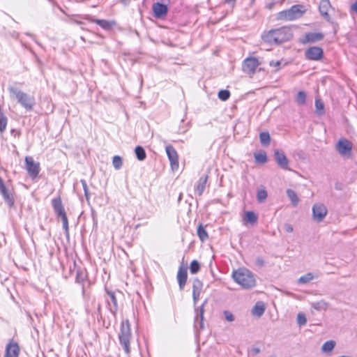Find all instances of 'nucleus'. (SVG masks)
<instances>
[{
	"label": "nucleus",
	"instance_id": "48",
	"mask_svg": "<svg viewBox=\"0 0 357 357\" xmlns=\"http://www.w3.org/2000/svg\"><path fill=\"white\" fill-rule=\"evenodd\" d=\"M351 10L357 13V1L351 5Z\"/></svg>",
	"mask_w": 357,
	"mask_h": 357
},
{
	"label": "nucleus",
	"instance_id": "20",
	"mask_svg": "<svg viewBox=\"0 0 357 357\" xmlns=\"http://www.w3.org/2000/svg\"><path fill=\"white\" fill-rule=\"evenodd\" d=\"M152 10L154 16L157 18H162L165 16L168 12V8L165 4L156 2L153 4Z\"/></svg>",
	"mask_w": 357,
	"mask_h": 357
},
{
	"label": "nucleus",
	"instance_id": "51",
	"mask_svg": "<svg viewBox=\"0 0 357 357\" xmlns=\"http://www.w3.org/2000/svg\"><path fill=\"white\" fill-rule=\"evenodd\" d=\"M97 312L99 315L101 314V305L100 303L98 304L97 306Z\"/></svg>",
	"mask_w": 357,
	"mask_h": 357
},
{
	"label": "nucleus",
	"instance_id": "52",
	"mask_svg": "<svg viewBox=\"0 0 357 357\" xmlns=\"http://www.w3.org/2000/svg\"><path fill=\"white\" fill-rule=\"evenodd\" d=\"M130 0H120V2L124 5H127Z\"/></svg>",
	"mask_w": 357,
	"mask_h": 357
},
{
	"label": "nucleus",
	"instance_id": "3",
	"mask_svg": "<svg viewBox=\"0 0 357 357\" xmlns=\"http://www.w3.org/2000/svg\"><path fill=\"white\" fill-rule=\"evenodd\" d=\"M307 8L303 4H296L279 12L277 15L278 20L294 21L301 18L307 12Z\"/></svg>",
	"mask_w": 357,
	"mask_h": 357
},
{
	"label": "nucleus",
	"instance_id": "25",
	"mask_svg": "<svg viewBox=\"0 0 357 357\" xmlns=\"http://www.w3.org/2000/svg\"><path fill=\"white\" fill-rule=\"evenodd\" d=\"M258 217L254 211H246L243 220L246 222L250 223L251 225L256 224L257 222Z\"/></svg>",
	"mask_w": 357,
	"mask_h": 357
},
{
	"label": "nucleus",
	"instance_id": "46",
	"mask_svg": "<svg viewBox=\"0 0 357 357\" xmlns=\"http://www.w3.org/2000/svg\"><path fill=\"white\" fill-rule=\"evenodd\" d=\"M255 263L259 267H262L264 265V261L261 257H257Z\"/></svg>",
	"mask_w": 357,
	"mask_h": 357
},
{
	"label": "nucleus",
	"instance_id": "49",
	"mask_svg": "<svg viewBox=\"0 0 357 357\" xmlns=\"http://www.w3.org/2000/svg\"><path fill=\"white\" fill-rule=\"evenodd\" d=\"M275 4V2H274V1L271 2L266 5V8L269 10H271L274 7Z\"/></svg>",
	"mask_w": 357,
	"mask_h": 357
},
{
	"label": "nucleus",
	"instance_id": "43",
	"mask_svg": "<svg viewBox=\"0 0 357 357\" xmlns=\"http://www.w3.org/2000/svg\"><path fill=\"white\" fill-rule=\"evenodd\" d=\"M223 314L227 321L231 322L235 320L234 315L230 311L225 310Z\"/></svg>",
	"mask_w": 357,
	"mask_h": 357
},
{
	"label": "nucleus",
	"instance_id": "40",
	"mask_svg": "<svg viewBox=\"0 0 357 357\" xmlns=\"http://www.w3.org/2000/svg\"><path fill=\"white\" fill-rule=\"evenodd\" d=\"M218 96L221 100L226 101L229 98L230 92L228 90L222 89L218 92Z\"/></svg>",
	"mask_w": 357,
	"mask_h": 357
},
{
	"label": "nucleus",
	"instance_id": "24",
	"mask_svg": "<svg viewBox=\"0 0 357 357\" xmlns=\"http://www.w3.org/2000/svg\"><path fill=\"white\" fill-rule=\"evenodd\" d=\"M1 195H2L5 202L9 207H13L14 206L15 199L13 195L11 192L7 190L5 192H1Z\"/></svg>",
	"mask_w": 357,
	"mask_h": 357
},
{
	"label": "nucleus",
	"instance_id": "16",
	"mask_svg": "<svg viewBox=\"0 0 357 357\" xmlns=\"http://www.w3.org/2000/svg\"><path fill=\"white\" fill-rule=\"evenodd\" d=\"M20 349L18 343L11 339L6 346L4 357H19Z\"/></svg>",
	"mask_w": 357,
	"mask_h": 357
},
{
	"label": "nucleus",
	"instance_id": "10",
	"mask_svg": "<svg viewBox=\"0 0 357 357\" xmlns=\"http://www.w3.org/2000/svg\"><path fill=\"white\" fill-rule=\"evenodd\" d=\"M25 163L29 175L32 178L37 177L40 172L39 162H36L32 157L26 156L25 158Z\"/></svg>",
	"mask_w": 357,
	"mask_h": 357
},
{
	"label": "nucleus",
	"instance_id": "11",
	"mask_svg": "<svg viewBox=\"0 0 357 357\" xmlns=\"http://www.w3.org/2000/svg\"><path fill=\"white\" fill-rule=\"evenodd\" d=\"M208 299H205L203 301L202 305L197 309L195 307L196 316L195 317L194 326L195 328H197L199 327V330H203L204 328V306L207 304Z\"/></svg>",
	"mask_w": 357,
	"mask_h": 357
},
{
	"label": "nucleus",
	"instance_id": "18",
	"mask_svg": "<svg viewBox=\"0 0 357 357\" xmlns=\"http://www.w3.org/2000/svg\"><path fill=\"white\" fill-rule=\"evenodd\" d=\"M203 287V283L198 278H195L192 282V300L194 306L196 305L199 299L200 294Z\"/></svg>",
	"mask_w": 357,
	"mask_h": 357
},
{
	"label": "nucleus",
	"instance_id": "13",
	"mask_svg": "<svg viewBox=\"0 0 357 357\" xmlns=\"http://www.w3.org/2000/svg\"><path fill=\"white\" fill-rule=\"evenodd\" d=\"M165 151L172 169H177L178 167V155L176 149L172 145L168 144L165 147Z\"/></svg>",
	"mask_w": 357,
	"mask_h": 357
},
{
	"label": "nucleus",
	"instance_id": "21",
	"mask_svg": "<svg viewBox=\"0 0 357 357\" xmlns=\"http://www.w3.org/2000/svg\"><path fill=\"white\" fill-rule=\"evenodd\" d=\"M331 8L329 0H321L319 6V10L321 16L327 21H330L328 10Z\"/></svg>",
	"mask_w": 357,
	"mask_h": 357
},
{
	"label": "nucleus",
	"instance_id": "42",
	"mask_svg": "<svg viewBox=\"0 0 357 357\" xmlns=\"http://www.w3.org/2000/svg\"><path fill=\"white\" fill-rule=\"evenodd\" d=\"M82 185V187H83V190H84V196L86 197V199L87 201L89 200L90 199V194H89V189H88V186H87V183H86V181L84 179H82L80 181Z\"/></svg>",
	"mask_w": 357,
	"mask_h": 357
},
{
	"label": "nucleus",
	"instance_id": "29",
	"mask_svg": "<svg viewBox=\"0 0 357 357\" xmlns=\"http://www.w3.org/2000/svg\"><path fill=\"white\" fill-rule=\"evenodd\" d=\"M265 311V307L263 305V303H257L255 306L253 307L252 310V312L254 315L257 316L258 317H260L263 315L264 312Z\"/></svg>",
	"mask_w": 357,
	"mask_h": 357
},
{
	"label": "nucleus",
	"instance_id": "22",
	"mask_svg": "<svg viewBox=\"0 0 357 357\" xmlns=\"http://www.w3.org/2000/svg\"><path fill=\"white\" fill-rule=\"evenodd\" d=\"M208 180V175L202 176L197 181L196 185H195V190L198 194L199 196H202L205 188L206 182Z\"/></svg>",
	"mask_w": 357,
	"mask_h": 357
},
{
	"label": "nucleus",
	"instance_id": "9",
	"mask_svg": "<svg viewBox=\"0 0 357 357\" xmlns=\"http://www.w3.org/2000/svg\"><path fill=\"white\" fill-rule=\"evenodd\" d=\"M105 291L107 294V297L106 298V301L107 304V307L110 312L114 315L116 316L118 310V303L117 299L115 296V292L111 290H109L107 288H105Z\"/></svg>",
	"mask_w": 357,
	"mask_h": 357
},
{
	"label": "nucleus",
	"instance_id": "12",
	"mask_svg": "<svg viewBox=\"0 0 357 357\" xmlns=\"http://www.w3.org/2000/svg\"><path fill=\"white\" fill-rule=\"evenodd\" d=\"M336 149L342 156L350 155L352 151V144L347 139H340L336 145Z\"/></svg>",
	"mask_w": 357,
	"mask_h": 357
},
{
	"label": "nucleus",
	"instance_id": "30",
	"mask_svg": "<svg viewBox=\"0 0 357 357\" xmlns=\"http://www.w3.org/2000/svg\"><path fill=\"white\" fill-rule=\"evenodd\" d=\"M197 235L202 242H204L208 238L207 231L202 224H199L197 227Z\"/></svg>",
	"mask_w": 357,
	"mask_h": 357
},
{
	"label": "nucleus",
	"instance_id": "34",
	"mask_svg": "<svg viewBox=\"0 0 357 357\" xmlns=\"http://www.w3.org/2000/svg\"><path fill=\"white\" fill-rule=\"evenodd\" d=\"M315 108L316 113L319 115H322L324 114V104L323 101L320 98L315 99Z\"/></svg>",
	"mask_w": 357,
	"mask_h": 357
},
{
	"label": "nucleus",
	"instance_id": "28",
	"mask_svg": "<svg viewBox=\"0 0 357 357\" xmlns=\"http://www.w3.org/2000/svg\"><path fill=\"white\" fill-rule=\"evenodd\" d=\"M336 345V342L334 340H328L324 343L321 347V351L324 353L328 354L331 352Z\"/></svg>",
	"mask_w": 357,
	"mask_h": 357
},
{
	"label": "nucleus",
	"instance_id": "27",
	"mask_svg": "<svg viewBox=\"0 0 357 357\" xmlns=\"http://www.w3.org/2000/svg\"><path fill=\"white\" fill-rule=\"evenodd\" d=\"M254 157L255 162L257 164H264L268 160L266 153L264 151H261L259 153H255Z\"/></svg>",
	"mask_w": 357,
	"mask_h": 357
},
{
	"label": "nucleus",
	"instance_id": "47",
	"mask_svg": "<svg viewBox=\"0 0 357 357\" xmlns=\"http://www.w3.org/2000/svg\"><path fill=\"white\" fill-rule=\"evenodd\" d=\"M281 64V61H271L269 62V65L270 66H273V67H276V68H278Z\"/></svg>",
	"mask_w": 357,
	"mask_h": 357
},
{
	"label": "nucleus",
	"instance_id": "39",
	"mask_svg": "<svg viewBox=\"0 0 357 357\" xmlns=\"http://www.w3.org/2000/svg\"><path fill=\"white\" fill-rule=\"evenodd\" d=\"M112 164H113L114 167L116 169H121V167H122V165H123V160H122L121 157H120L119 155H115L113 158Z\"/></svg>",
	"mask_w": 357,
	"mask_h": 357
},
{
	"label": "nucleus",
	"instance_id": "54",
	"mask_svg": "<svg viewBox=\"0 0 357 357\" xmlns=\"http://www.w3.org/2000/svg\"><path fill=\"white\" fill-rule=\"evenodd\" d=\"M254 351H255V354H258V353H259L260 349H258V348H255V349H254Z\"/></svg>",
	"mask_w": 357,
	"mask_h": 357
},
{
	"label": "nucleus",
	"instance_id": "53",
	"mask_svg": "<svg viewBox=\"0 0 357 357\" xmlns=\"http://www.w3.org/2000/svg\"><path fill=\"white\" fill-rule=\"evenodd\" d=\"M73 22L77 24H82V22L81 21H78V20H73Z\"/></svg>",
	"mask_w": 357,
	"mask_h": 357
},
{
	"label": "nucleus",
	"instance_id": "36",
	"mask_svg": "<svg viewBox=\"0 0 357 357\" xmlns=\"http://www.w3.org/2000/svg\"><path fill=\"white\" fill-rule=\"evenodd\" d=\"M314 276L312 273H307L302 276H301L298 280V283L299 284H306L310 282Z\"/></svg>",
	"mask_w": 357,
	"mask_h": 357
},
{
	"label": "nucleus",
	"instance_id": "55",
	"mask_svg": "<svg viewBox=\"0 0 357 357\" xmlns=\"http://www.w3.org/2000/svg\"><path fill=\"white\" fill-rule=\"evenodd\" d=\"M284 0H281V3L283 2Z\"/></svg>",
	"mask_w": 357,
	"mask_h": 357
},
{
	"label": "nucleus",
	"instance_id": "23",
	"mask_svg": "<svg viewBox=\"0 0 357 357\" xmlns=\"http://www.w3.org/2000/svg\"><path fill=\"white\" fill-rule=\"evenodd\" d=\"M90 21L96 23L105 30L110 29L115 24L114 21H108L106 20L91 19Z\"/></svg>",
	"mask_w": 357,
	"mask_h": 357
},
{
	"label": "nucleus",
	"instance_id": "38",
	"mask_svg": "<svg viewBox=\"0 0 357 357\" xmlns=\"http://www.w3.org/2000/svg\"><path fill=\"white\" fill-rule=\"evenodd\" d=\"M267 192L265 189H261L257 191V199L258 202L263 203L267 198Z\"/></svg>",
	"mask_w": 357,
	"mask_h": 357
},
{
	"label": "nucleus",
	"instance_id": "8",
	"mask_svg": "<svg viewBox=\"0 0 357 357\" xmlns=\"http://www.w3.org/2000/svg\"><path fill=\"white\" fill-rule=\"evenodd\" d=\"M259 64V60L256 57H248L243 61L242 69L245 73L254 74Z\"/></svg>",
	"mask_w": 357,
	"mask_h": 357
},
{
	"label": "nucleus",
	"instance_id": "7",
	"mask_svg": "<svg viewBox=\"0 0 357 357\" xmlns=\"http://www.w3.org/2000/svg\"><path fill=\"white\" fill-rule=\"evenodd\" d=\"M305 58L309 61H319L324 56V50L318 46H312L305 50Z\"/></svg>",
	"mask_w": 357,
	"mask_h": 357
},
{
	"label": "nucleus",
	"instance_id": "4",
	"mask_svg": "<svg viewBox=\"0 0 357 357\" xmlns=\"http://www.w3.org/2000/svg\"><path fill=\"white\" fill-rule=\"evenodd\" d=\"M8 90L11 97H14L17 102L27 111L33 109L36 104L35 98L13 86H8Z\"/></svg>",
	"mask_w": 357,
	"mask_h": 357
},
{
	"label": "nucleus",
	"instance_id": "17",
	"mask_svg": "<svg viewBox=\"0 0 357 357\" xmlns=\"http://www.w3.org/2000/svg\"><path fill=\"white\" fill-rule=\"evenodd\" d=\"M176 278L179 289L180 290H183L188 279V271L187 266L185 265L181 264V265L179 266Z\"/></svg>",
	"mask_w": 357,
	"mask_h": 357
},
{
	"label": "nucleus",
	"instance_id": "45",
	"mask_svg": "<svg viewBox=\"0 0 357 357\" xmlns=\"http://www.w3.org/2000/svg\"><path fill=\"white\" fill-rule=\"evenodd\" d=\"M7 188L4 184L3 179L0 177V193L7 190Z\"/></svg>",
	"mask_w": 357,
	"mask_h": 357
},
{
	"label": "nucleus",
	"instance_id": "2",
	"mask_svg": "<svg viewBox=\"0 0 357 357\" xmlns=\"http://www.w3.org/2000/svg\"><path fill=\"white\" fill-rule=\"evenodd\" d=\"M234 280L244 289H250L255 286V275L248 269L242 268L232 273Z\"/></svg>",
	"mask_w": 357,
	"mask_h": 357
},
{
	"label": "nucleus",
	"instance_id": "5",
	"mask_svg": "<svg viewBox=\"0 0 357 357\" xmlns=\"http://www.w3.org/2000/svg\"><path fill=\"white\" fill-rule=\"evenodd\" d=\"M119 340L121 345L123 347L124 351L129 354L130 352V340L132 333L130 324L128 319L123 321L121 324L120 331L119 333Z\"/></svg>",
	"mask_w": 357,
	"mask_h": 357
},
{
	"label": "nucleus",
	"instance_id": "1",
	"mask_svg": "<svg viewBox=\"0 0 357 357\" xmlns=\"http://www.w3.org/2000/svg\"><path fill=\"white\" fill-rule=\"evenodd\" d=\"M293 38V33L289 26H282L264 33L261 38L264 43L271 45H278L290 40Z\"/></svg>",
	"mask_w": 357,
	"mask_h": 357
},
{
	"label": "nucleus",
	"instance_id": "26",
	"mask_svg": "<svg viewBox=\"0 0 357 357\" xmlns=\"http://www.w3.org/2000/svg\"><path fill=\"white\" fill-rule=\"evenodd\" d=\"M286 192L288 198L291 200L292 205L296 206L300 200L296 192L291 189H287Z\"/></svg>",
	"mask_w": 357,
	"mask_h": 357
},
{
	"label": "nucleus",
	"instance_id": "37",
	"mask_svg": "<svg viewBox=\"0 0 357 357\" xmlns=\"http://www.w3.org/2000/svg\"><path fill=\"white\" fill-rule=\"evenodd\" d=\"M200 270V264L197 260H193L190 264V271L192 274L197 273Z\"/></svg>",
	"mask_w": 357,
	"mask_h": 357
},
{
	"label": "nucleus",
	"instance_id": "33",
	"mask_svg": "<svg viewBox=\"0 0 357 357\" xmlns=\"http://www.w3.org/2000/svg\"><path fill=\"white\" fill-rule=\"evenodd\" d=\"M259 139L261 144L266 146L269 145L271 142V137L268 132H262L259 134Z\"/></svg>",
	"mask_w": 357,
	"mask_h": 357
},
{
	"label": "nucleus",
	"instance_id": "32",
	"mask_svg": "<svg viewBox=\"0 0 357 357\" xmlns=\"http://www.w3.org/2000/svg\"><path fill=\"white\" fill-rule=\"evenodd\" d=\"M135 153L137 160H139L140 161L145 160V158L146 157V154L144 149L142 146H136V148L135 149Z\"/></svg>",
	"mask_w": 357,
	"mask_h": 357
},
{
	"label": "nucleus",
	"instance_id": "14",
	"mask_svg": "<svg viewBox=\"0 0 357 357\" xmlns=\"http://www.w3.org/2000/svg\"><path fill=\"white\" fill-rule=\"evenodd\" d=\"M327 215V208L323 204H315L312 207V216L314 220L321 222Z\"/></svg>",
	"mask_w": 357,
	"mask_h": 357
},
{
	"label": "nucleus",
	"instance_id": "6",
	"mask_svg": "<svg viewBox=\"0 0 357 357\" xmlns=\"http://www.w3.org/2000/svg\"><path fill=\"white\" fill-rule=\"evenodd\" d=\"M52 205L57 217L61 218L63 223V228L65 230L66 234L68 235V220L61 197H57L52 199Z\"/></svg>",
	"mask_w": 357,
	"mask_h": 357
},
{
	"label": "nucleus",
	"instance_id": "50",
	"mask_svg": "<svg viewBox=\"0 0 357 357\" xmlns=\"http://www.w3.org/2000/svg\"><path fill=\"white\" fill-rule=\"evenodd\" d=\"M236 1V0H225V3L232 4L234 6Z\"/></svg>",
	"mask_w": 357,
	"mask_h": 357
},
{
	"label": "nucleus",
	"instance_id": "41",
	"mask_svg": "<svg viewBox=\"0 0 357 357\" xmlns=\"http://www.w3.org/2000/svg\"><path fill=\"white\" fill-rule=\"evenodd\" d=\"M296 321H297V324L300 326L305 325L307 323V319H306L305 314L301 313V312L298 313L297 315Z\"/></svg>",
	"mask_w": 357,
	"mask_h": 357
},
{
	"label": "nucleus",
	"instance_id": "31",
	"mask_svg": "<svg viewBox=\"0 0 357 357\" xmlns=\"http://www.w3.org/2000/svg\"><path fill=\"white\" fill-rule=\"evenodd\" d=\"M329 304L324 300L311 303L312 307L316 310H326Z\"/></svg>",
	"mask_w": 357,
	"mask_h": 357
},
{
	"label": "nucleus",
	"instance_id": "44",
	"mask_svg": "<svg viewBox=\"0 0 357 357\" xmlns=\"http://www.w3.org/2000/svg\"><path fill=\"white\" fill-rule=\"evenodd\" d=\"M284 229L286 232L288 233H291L294 231L293 226L289 223H285L284 225Z\"/></svg>",
	"mask_w": 357,
	"mask_h": 357
},
{
	"label": "nucleus",
	"instance_id": "35",
	"mask_svg": "<svg viewBox=\"0 0 357 357\" xmlns=\"http://www.w3.org/2000/svg\"><path fill=\"white\" fill-rule=\"evenodd\" d=\"M306 97H307V95H306L305 92H304L303 91H300L298 92L297 96L296 97V102L299 105H304L306 102Z\"/></svg>",
	"mask_w": 357,
	"mask_h": 357
},
{
	"label": "nucleus",
	"instance_id": "15",
	"mask_svg": "<svg viewBox=\"0 0 357 357\" xmlns=\"http://www.w3.org/2000/svg\"><path fill=\"white\" fill-rule=\"evenodd\" d=\"M324 35L321 32H308L306 33L302 38L300 39V43L305 45L307 43H314L321 40Z\"/></svg>",
	"mask_w": 357,
	"mask_h": 357
},
{
	"label": "nucleus",
	"instance_id": "19",
	"mask_svg": "<svg viewBox=\"0 0 357 357\" xmlns=\"http://www.w3.org/2000/svg\"><path fill=\"white\" fill-rule=\"evenodd\" d=\"M275 160L280 167L283 169H288L289 160L284 153L280 150H275L274 152Z\"/></svg>",
	"mask_w": 357,
	"mask_h": 357
}]
</instances>
